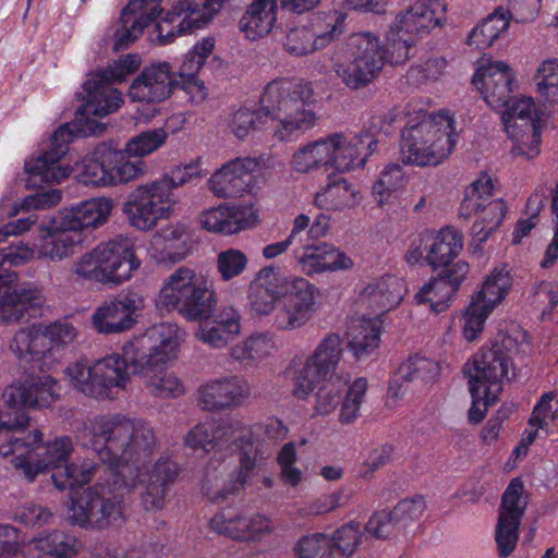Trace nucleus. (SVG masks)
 <instances>
[{
  "label": "nucleus",
  "instance_id": "nucleus-1",
  "mask_svg": "<svg viewBox=\"0 0 558 558\" xmlns=\"http://www.w3.org/2000/svg\"><path fill=\"white\" fill-rule=\"evenodd\" d=\"M76 439L98 457L102 468L96 476L105 474L107 478L72 499L68 511L72 524L98 531L120 526L125 521L123 490L131 492L138 484L143 485L141 504L145 510L166 506L179 469L173 461L159 460L150 471H142L158 444L148 422L122 414L95 415L76 428Z\"/></svg>",
  "mask_w": 558,
  "mask_h": 558
},
{
  "label": "nucleus",
  "instance_id": "nucleus-2",
  "mask_svg": "<svg viewBox=\"0 0 558 558\" xmlns=\"http://www.w3.org/2000/svg\"><path fill=\"white\" fill-rule=\"evenodd\" d=\"M315 93L311 82L281 77L269 82L259 97V109L241 108L230 121L231 132L238 138L275 122L274 135L286 141L292 134L306 132L317 124Z\"/></svg>",
  "mask_w": 558,
  "mask_h": 558
},
{
  "label": "nucleus",
  "instance_id": "nucleus-3",
  "mask_svg": "<svg viewBox=\"0 0 558 558\" xmlns=\"http://www.w3.org/2000/svg\"><path fill=\"white\" fill-rule=\"evenodd\" d=\"M167 362L138 360L126 362L120 354H111L94 363L76 361L66 366L64 375L76 390L98 399H113L117 390H123L130 374L143 378L148 392L157 398H178L185 391L181 379L165 368Z\"/></svg>",
  "mask_w": 558,
  "mask_h": 558
},
{
  "label": "nucleus",
  "instance_id": "nucleus-4",
  "mask_svg": "<svg viewBox=\"0 0 558 558\" xmlns=\"http://www.w3.org/2000/svg\"><path fill=\"white\" fill-rule=\"evenodd\" d=\"M113 82L102 77L100 71L89 75L83 85L86 101L76 110L74 130L64 124L54 131L48 148L25 161V171L29 175L39 178L45 183H60L69 177L71 168L60 161L66 154L74 133L82 136L101 134L105 125L95 118H102L117 111L123 102L122 94L111 86Z\"/></svg>",
  "mask_w": 558,
  "mask_h": 558
},
{
  "label": "nucleus",
  "instance_id": "nucleus-5",
  "mask_svg": "<svg viewBox=\"0 0 558 558\" xmlns=\"http://www.w3.org/2000/svg\"><path fill=\"white\" fill-rule=\"evenodd\" d=\"M263 430L271 441L281 439L286 435V429L278 420H270L265 426H245L239 420H228L221 423L206 422L197 424L187 432L184 442L193 451L209 452L217 446H225L229 442L236 444L240 450L239 466L230 483L217 495L211 496L213 499H226L244 488L253 471L270 456L269 444L258 438Z\"/></svg>",
  "mask_w": 558,
  "mask_h": 558
},
{
  "label": "nucleus",
  "instance_id": "nucleus-6",
  "mask_svg": "<svg viewBox=\"0 0 558 558\" xmlns=\"http://www.w3.org/2000/svg\"><path fill=\"white\" fill-rule=\"evenodd\" d=\"M41 444L43 433L35 429L26 437L9 438L0 445V454L9 459L29 483L48 470H56L57 472L51 475V478L59 490L90 482L102 468L100 461L84 460L80 464H69L74 450V444L70 436H58L45 446Z\"/></svg>",
  "mask_w": 558,
  "mask_h": 558
},
{
  "label": "nucleus",
  "instance_id": "nucleus-7",
  "mask_svg": "<svg viewBox=\"0 0 558 558\" xmlns=\"http://www.w3.org/2000/svg\"><path fill=\"white\" fill-rule=\"evenodd\" d=\"M248 305L256 316L276 311L274 324L279 330L304 327L315 312V287L299 276H286L272 266L258 270L248 288Z\"/></svg>",
  "mask_w": 558,
  "mask_h": 558
},
{
  "label": "nucleus",
  "instance_id": "nucleus-8",
  "mask_svg": "<svg viewBox=\"0 0 558 558\" xmlns=\"http://www.w3.org/2000/svg\"><path fill=\"white\" fill-rule=\"evenodd\" d=\"M454 119L448 112L410 118L401 133L400 155L403 163L437 166L456 146Z\"/></svg>",
  "mask_w": 558,
  "mask_h": 558
},
{
  "label": "nucleus",
  "instance_id": "nucleus-9",
  "mask_svg": "<svg viewBox=\"0 0 558 558\" xmlns=\"http://www.w3.org/2000/svg\"><path fill=\"white\" fill-rule=\"evenodd\" d=\"M140 266L133 240L117 235L83 254L74 263L73 272L81 279L112 288L129 281Z\"/></svg>",
  "mask_w": 558,
  "mask_h": 558
},
{
  "label": "nucleus",
  "instance_id": "nucleus-10",
  "mask_svg": "<svg viewBox=\"0 0 558 558\" xmlns=\"http://www.w3.org/2000/svg\"><path fill=\"white\" fill-rule=\"evenodd\" d=\"M511 338L504 337L500 342H495L489 349L483 350L471 364L464 367V374L469 378L470 392L473 399L469 410L471 423H480L488 404L496 401L502 389V380L509 373V348Z\"/></svg>",
  "mask_w": 558,
  "mask_h": 558
},
{
  "label": "nucleus",
  "instance_id": "nucleus-11",
  "mask_svg": "<svg viewBox=\"0 0 558 558\" xmlns=\"http://www.w3.org/2000/svg\"><path fill=\"white\" fill-rule=\"evenodd\" d=\"M159 302L168 310H175L185 319H209L217 305L214 282L187 267L174 270L159 293Z\"/></svg>",
  "mask_w": 558,
  "mask_h": 558
},
{
  "label": "nucleus",
  "instance_id": "nucleus-12",
  "mask_svg": "<svg viewBox=\"0 0 558 558\" xmlns=\"http://www.w3.org/2000/svg\"><path fill=\"white\" fill-rule=\"evenodd\" d=\"M347 47L350 60L336 63L333 70L349 89H362L368 86L384 68V45L375 33L360 32L349 36Z\"/></svg>",
  "mask_w": 558,
  "mask_h": 558
},
{
  "label": "nucleus",
  "instance_id": "nucleus-13",
  "mask_svg": "<svg viewBox=\"0 0 558 558\" xmlns=\"http://www.w3.org/2000/svg\"><path fill=\"white\" fill-rule=\"evenodd\" d=\"M39 244L37 251L19 245L0 252V266H20L38 258L60 262L74 254L75 246L81 242V235L64 228L63 221L53 216H43L38 225Z\"/></svg>",
  "mask_w": 558,
  "mask_h": 558
},
{
  "label": "nucleus",
  "instance_id": "nucleus-14",
  "mask_svg": "<svg viewBox=\"0 0 558 558\" xmlns=\"http://www.w3.org/2000/svg\"><path fill=\"white\" fill-rule=\"evenodd\" d=\"M343 355L342 340L337 333H328L315 350L299 363L293 362L292 395L305 400L322 380L349 377L340 369Z\"/></svg>",
  "mask_w": 558,
  "mask_h": 558
},
{
  "label": "nucleus",
  "instance_id": "nucleus-15",
  "mask_svg": "<svg viewBox=\"0 0 558 558\" xmlns=\"http://www.w3.org/2000/svg\"><path fill=\"white\" fill-rule=\"evenodd\" d=\"M499 112L505 131L513 142L512 156H521L526 159L537 156L543 123L537 116L533 99L531 97L512 98L509 105Z\"/></svg>",
  "mask_w": 558,
  "mask_h": 558
},
{
  "label": "nucleus",
  "instance_id": "nucleus-16",
  "mask_svg": "<svg viewBox=\"0 0 558 558\" xmlns=\"http://www.w3.org/2000/svg\"><path fill=\"white\" fill-rule=\"evenodd\" d=\"M177 202L168 185L158 180L138 185L124 203L123 211L131 226L147 231L161 219H169L174 213Z\"/></svg>",
  "mask_w": 558,
  "mask_h": 558
},
{
  "label": "nucleus",
  "instance_id": "nucleus-17",
  "mask_svg": "<svg viewBox=\"0 0 558 558\" xmlns=\"http://www.w3.org/2000/svg\"><path fill=\"white\" fill-rule=\"evenodd\" d=\"M209 527L218 535L248 544L260 543L276 530L270 517L233 506L218 510L209 520Z\"/></svg>",
  "mask_w": 558,
  "mask_h": 558
},
{
  "label": "nucleus",
  "instance_id": "nucleus-18",
  "mask_svg": "<svg viewBox=\"0 0 558 558\" xmlns=\"http://www.w3.org/2000/svg\"><path fill=\"white\" fill-rule=\"evenodd\" d=\"M343 32V20L338 14H316L306 24L289 28L282 47L293 57L314 53L331 44Z\"/></svg>",
  "mask_w": 558,
  "mask_h": 558
},
{
  "label": "nucleus",
  "instance_id": "nucleus-19",
  "mask_svg": "<svg viewBox=\"0 0 558 558\" xmlns=\"http://www.w3.org/2000/svg\"><path fill=\"white\" fill-rule=\"evenodd\" d=\"M182 340V331L172 323L156 324L122 347L120 359L126 362L138 360H153L168 362L177 357Z\"/></svg>",
  "mask_w": 558,
  "mask_h": 558
},
{
  "label": "nucleus",
  "instance_id": "nucleus-20",
  "mask_svg": "<svg viewBox=\"0 0 558 558\" xmlns=\"http://www.w3.org/2000/svg\"><path fill=\"white\" fill-rule=\"evenodd\" d=\"M527 507L524 486L519 478H513L506 488L495 529V541L501 557L509 556L519 538V526Z\"/></svg>",
  "mask_w": 558,
  "mask_h": 558
},
{
  "label": "nucleus",
  "instance_id": "nucleus-21",
  "mask_svg": "<svg viewBox=\"0 0 558 558\" xmlns=\"http://www.w3.org/2000/svg\"><path fill=\"white\" fill-rule=\"evenodd\" d=\"M0 274V319L7 323L35 317L45 303L41 290L27 283L16 284V275Z\"/></svg>",
  "mask_w": 558,
  "mask_h": 558
},
{
  "label": "nucleus",
  "instance_id": "nucleus-22",
  "mask_svg": "<svg viewBox=\"0 0 558 558\" xmlns=\"http://www.w3.org/2000/svg\"><path fill=\"white\" fill-rule=\"evenodd\" d=\"M226 0H178L167 13L166 22L173 23L180 20L177 26L165 33V25L158 24V39L160 45L173 41L177 35L191 33L195 28L206 25L222 8Z\"/></svg>",
  "mask_w": 558,
  "mask_h": 558
},
{
  "label": "nucleus",
  "instance_id": "nucleus-23",
  "mask_svg": "<svg viewBox=\"0 0 558 558\" xmlns=\"http://www.w3.org/2000/svg\"><path fill=\"white\" fill-rule=\"evenodd\" d=\"M447 22V5L441 0H414L400 10L391 24V31L414 37L429 35Z\"/></svg>",
  "mask_w": 558,
  "mask_h": 558
},
{
  "label": "nucleus",
  "instance_id": "nucleus-24",
  "mask_svg": "<svg viewBox=\"0 0 558 558\" xmlns=\"http://www.w3.org/2000/svg\"><path fill=\"white\" fill-rule=\"evenodd\" d=\"M144 307V299L136 292H128L104 302L92 316L95 329L100 333H121L130 330Z\"/></svg>",
  "mask_w": 558,
  "mask_h": 558
},
{
  "label": "nucleus",
  "instance_id": "nucleus-25",
  "mask_svg": "<svg viewBox=\"0 0 558 558\" xmlns=\"http://www.w3.org/2000/svg\"><path fill=\"white\" fill-rule=\"evenodd\" d=\"M378 140L369 132H361L353 137L340 133L328 135L329 166L338 171H351L363 167L377 151Z\"/></svg>",
  "mask_w": 558,
  "mask_h": 558
},
{
  "label": "nucleus",
  "instance_id": "nucleus-26",
  "mask_svg": "<svg viewBox=\"0 0 558 558\" xmlns=\"http://www.w3.org/2000/svg\"><path fill=\"white\" fill-rule=\"evenodd\" d=\"M258 162L254 158H235L223 163L208 180V189L219 198L240 197L250 192L253 172Z\"/></svg>",
  "mask_w": 558,
  "mask_h": 558
},
{
  "label": "nucleus",
  "instance_id": "nucleus-27",
  "mask_svg": "<svg viewBox=\"0 0 558 558\" xmlns=\"http://www.w3.org/2000/svg\"><path fill=\"white\" fill-rule=\"evenodd\" d=\"M178 85L170 63L158 62L143 69L132 82L129 95L134 101L158 104L170 97Z\"/></svg>",
  "mask_w": 558,
  "mask_h": 558
},
{
  "label": "nucleus",
  "instance_id": "nucleus-28",
  "mask_svg": "<svg viewBox=\"0 0 558 558\" xmlns=\"http://www.w3.org/2000/svg\"><path fill=\"white\" fill-rule=\"evenodd\" d=\"M197 395L204 410L222 411L242 405L251 396V386L241 377L227 376L205 383Z\"/></svg>",
  "mask_w": 558,
  "mask_h": 558
},
{
  "label": "nucleus",
  "instance_id": "nucleus-29",
  "mask_svg": "<svg viewBox=\"0 0 558 558\" xmlns=\"http://www.w3.org/2000/svg\"><path fill=\"white\" fill-rule=\"evenodd\" d=\"M160 0H131L123 9L114 31V50L126 49L161 13Z\"/></svg>",
  "mask_w": 558,
  "mask_h": 558
},
{
  "label": "nucleus",
  "instance_id": "nucleus-30",
  "mask_svg": "<svg viewBox=\"0 0 558 558\" xmlns=\"http://www.w3.org/2000/svg\"><path fill=\"white\" fill-rule=\"evenodd\" d=\"M473 84L487 105L496 111L506 108L512 99L513 74L504 61L489 62L480 68L473 77Z\"/></svg>",
  "mask_w": 558,
  "mask_h": 558
},
{
  "label": "nucleus",
  "instance_id": "nucleus-31",
  "mask_svg": "<svg viewBox=\"0 0 558 558\" xmlns=\"http://www.w3.org/2000/svg\"><path fill=\"white\" fill-rule=\"evenodd\" d=\"M60 385L50 375H31L8 386L3 399L11 404H24L27 408H46L60 396Z\"/></svg>",
  "mask_w": 558,
  "mask_h": 558
},
{
  "label": "nucleus",
  "instance_id": "nucleus-32",
  "mask_svg": "<svg viewBox=\"0 0 558 558\" xmlns=\"http://www.w3.org/2000/svg\"><path fill=\"white\" fill-rule=\"evenodd\" d=\"M405 294L402 279L385 276L369 282L359 294L357 303L374 312L385 313L400 304Z\"/></svg>",
  "mask_w": 558,
  "mask_h": 558
},
{
  "label": "nucleus",
  "instance_id": "nucleus-33",
  "mask_svg": "<svg viewBox=\"0 0 558 558\" xmlns=\"http://www.w3.org/2000/svg\"><path fill=\"white\" fill-rule=\"evenodd\" d=\"M113 208L112 201L107 197H94L64 210L60 217L64 228L75 233L96 229L107 222Z\"/></svg>",
  "mask_w": 558,
  "mask_h": 558
},
{
  "label": "nucleus",
  "instance_id": "nucleus-34",
  "mask_svg": "<svg viewBox=\"0 0 558 558\" xmlns=\"http://www.w3.org/2000/svg\"><path fill=\"white\" fill-rule=\"evenodd\" d=\"M119 156L118 149L106 143L98 144L94 150L75 165V173L85 185L109 186L110 165Z\"/></svg>",
  "mask_w": 558,
  "mask_h": 558
},
{
  "label": "nucleus",
  "instance_id": "nucleus-35",
  "mask_svg": "<svg viewBox=\"0 0 558 558\" xmlns=\"http://www.w3.org/2000/svg\"><path fill=\"white\" fill-rule=\"evenodd\" d=\"M43 325L34 324L21 328L10 341V351L22 362L39 363L38 368L44 371L41 360L49 357V340L44 333Z\"/></svg>",
  "mask_w": 558,
  "mask_h": 558
},
{
  "label": "nucleus",
  "instance_id": "nucleus-36",
  "mask_svg": "<svg viewBox=\"0 0 558 558\" xmlns=\"http://www.w3.org/2000/svg\"><path fill=\"white\" fill-rule=\"evenodd\" d=\"M381 322L375 318H352L347 328L348 349L357 360L372 355L380 342Z\"/></svg>",
  "mask_w": 558,
  "mask_h": 558
},
{
  "label": "nucleus",
  "instance_id": "nucleus-37",
  "mask_svg": "<svg viewBox=\"0 0 558 558\" xmlns=\"http://www.w3.org/2000/svg\"><path fill=\"white\" fill-rule=\"evenodd\" d=\"M277 21V0H252L242 15L239 27L250 40L268 35Z\"/></svg>",
  "mask_w": 558,
  "mask_h": 558
},
{
  "label": "nucleus",
  "instance_id": "nucleus-38",
  "mask_svg": "<svg viewBox=\"0 0 558 558\" xmlns=\"http://www.w3.org/2000/svg\"><path fill=\"white\" fill-rule=\"evenodd\" d=\"M359 190L342 177L331 179L325 187L315 195V204L324 210L341 211L359 205Z\"/></svg>",
  "mask_w": 558,
  "mask_h": 558
},
{
  "label": "nucleus",
  "instance_id": "nucleus-39",
  "mask_svg": "<svg viewBox=\"0 0 558 558\" xmlns=\"http://www.w3.org/2000/svg\"><path fill=\"white\" fill-rule=\"evenodd\" d=\"M276 349L275 337L270 332H255L233 344L230 356L240 364L251 367L270 356Z\"/></svg>",
  "mask_w": 558,
  "mask_h": 558
},
{
  "label": "nucleus",
  "instance_id": "nucleus-40",
  "mask_svg": "<svg viewBox=\"0 0 558 558\" xmlns=\"http://www.w3.org/2000/svg\"><path fill=\"white\" fill-rule=\"evenodd\" d=\"M462 248V233L451 227H446L433 238L425 260L434 270L447 267L460 254Z\"/></svg>",
  "mask_w": 558,
  "mask_h": 558
},
{
  "label": "nucleus",
  "instance_id": "nucleus-41",
  "mask_svg": "<svg viewBox=\"0 0 558 558\" xmlns=\"http://www.w3.org/2000/svg\"><path fill=\"white\" fill-rule=\"evenodd\" d=\"M76 538L62 532H51L33 539L26 547L27 558H72L76 555Z\"/></svg>",
  "mask_w": 558,
  "mask_h": 558
},
{
  "label": "nucleus",
  "instance_id": "nucleus-42",
  "mask_svg": "<svg viewBox=\"0 0 558 558\" xmlns=\"http://www.w3.org/2000/svg\"><path fill=\"white\" fill-rule=\"evenodd\" d=\"M509 24L508 12L499 7L472 29L468 44L477 49L488 48L507 33Z\"/></svg>",
  "mask_w": 558,
  "mask_h": 558
},
{
  "label": "nucleus",
  "instance_id": "nucleus-43",
  "mask_svg": "<svg viewBox=\"0 0 558 558\" xmlns=\"http://www.w3.org/2000/svg\"><path fill=\"white\" fill-rule=\"evenodd\" d=\"M198 221L201 226L214 233L233 234L244 228L243 214L228 206H218L205 209L201 213Z\"/></svg>",
  "mask_w": 558,
  "mask_h": 558
},
{
  "label": "nucleus",
  "instance_id": "nucleus-44",
  "mask_svg": "<svg viewBox=\"0 0 558 558\" xmlns=\"http://www.w3.org/2000/svg\"><path fill=\"white\" fill-rule=\"evenodd\" d=\"M512 287L510 270L504 267L494 268L485 278L482 289L473 296L488 310H494L508 294Z\"/></svg>",
  "mask_w": 558,
  "mask_h": 558
},
{
  "label": "nucleus",
  "instance_id": "nucleus-45",
  "mask_svg": "<svg viewBox=\"0 0 558 558\" xmlns=\"http://www.w3.org/2000/svg\"><path fill=\"white\" fill-rule=\"evenodd\" d=\"M328 136L299 148L292 156L291 167L300 173H307L329 166Z\"/></svg>",
  "mask_w": 558,
  "mask_h": 558
},
{
  "label": "nucleus",
  "instance_id": "nucleus-46",
  "mask_svg": "<svg viewBox=\"0 0 558 558\" xmlns=\"http://www.w3.org/2000/svg\"><path fill=\"white\" fill-rule=\"evenodd\" d=\"M441 373V365L425 356L414 355L403 362L398 371L403 383H421L429 385L435 383Z\"/></svg>",
  "mask_w": 558,
  "mask_h": 558
},
{
  "label": "nucleus",
  "instance_id": "nucleus-47",
  "mask_svg": "<svg viewBox=\"0 0 558 558\" xmlns=\"http://www.w3.org/2000/svg\"><path fill=\"white\" fill-rule=\"evenodd\" d=\"M323 244L324 242L320 241L305 239V232L300 231L293 250V258L304 275L322 274Z\"/></svg>",
  "mask_w": 558,
  "mask_h": 558
},
{
  "label": "nucleus",
  "instance_id": "nucleus-48",
  "mask_svg": "<svg viewBox=\"0 0 558 558\" xmlns=\"http://www.w3.org/2000/svg\"><path fill=\"white\" fill-rule=\"evenodd\" d=\"M349 377H337V379L322 380L317 384L315 403L313 407L314 416H327L340 405L341 393L348 386Z\"/></svg>",
  "mask_w": 558,
  "mask_h": 558
},
{
  "label": "nucleus",
  "instance_id": "nucleus-49",
  "mask_svg": "<svg viewBox=\"0 0 558 558\" xmlns=\"http://www.w3.org/2000/svg\"><path fill=\"white\" fill-rule=\"evenodd\" d=\"M368 384L366 378L359 377L351 385L340 400L338 421L342 425H351L361 416V409L366 402Z\"/></svg>",
  "mask_w": 558,
  "mask_h": 558
},
{
  "label": "nucleus",
  "instance_id": "nucleus-50",
  "mask_svg": "<svg viewBox=\"0 0 558 558\" xmlns=\"http://www.w3.org/2000/svg\"><path fill=\"white\" fill-rule=\"evenodd\" d=\"M478 211L480 220L473 223L472 233L475 240L484 242L504 221L507 207L502 199H494L487 205H482Z\"/></svg>",
  "mask_w": 558,
  "mask_h": 558
},
{
  "label": "nucleus",
  "instance_id": "nucleus-51",
  "mask_svg": "<svg viewBox=\"0 0 558 558\" xmlns=\"http://www.w3.org/2000/svg\"><path fill=\"white\" fill-rule=\"evenodd\" d=\"M168 138V133L162 128L150 129L131 137L124 146L128 157L143 158L162 147Z\"/></svg>",
  "mask_w": 558,
  "mask_h": 558
},
{
  "label": "nucleus",
  "instance_id": "nucleus-52",
  "mask_svg": "<svg viewBox=\"0 0 558 558\" xmlns=\"http://www.w3.org/2000/svg\"><path fill=\"white\" fill-rule=\"evenodd\" d=\"M453 289L444 280L438 278L430 279L415 294L418 304H427L435 313L444 312L453 295Z\"/></svg>",
  "mask_w": 558,
  "mask_h": 558
},
{
  "label": "nucleus",
  "instance_id": "nucleus-53",
  "mask_svg": "<svg viewBox=\"0 0 558 558\" xmlns=\"http://www.w3.org/2000/svg\"><path fill=\"white\" fill-rule=\"evenodd\" d=\"M494 184L487 173H482L465 191V197L460 206V215L470 217L478 213L483 202L492 196Z\"/></svg>",
  "mask_w": 558,
  "mask_h": 558
},
{
  "label": "nucleus",
  "instance_id": "nucleus-54",
  "mask_svg": "<svg viewBox=\"0 0 558 558\" xmlns=\"http://www.w3.org/2000/svg\"><path fill=\"white\" fill-rule=\"evenodd\" d=\"M405 178L402 168L397 163H389L381 172L373 186V194L379 205L389 202L390 197L404 185Z\"/></svg>",
  "mask_w": 558,
  "mask_h": 558
},
{
  "label": "nucleus",
  "instance_id": "nucleus-55",
  "mask_svg": "<svg viewBox=\"0 0 558 558\" xmlns=\"http://www.w3.org/2000/svg\"><path fill=\"white\" fill-rule=\"evenodd\" d=\"M214 40L203 38L197 41L194 47L184 54L182 63L178 70L181 80L197 77L199 70L203 68L206 59L214 49Z\"/></svg>",
  "mask_w": 558,
  "mask_h": 558
},
{
  "label": "nucleus",
  "instance_id": "nucleus-56",
  "mask_svg": "<svg viewBox=\"0 0 558 558\" xmlns=\"http://www.w3.org/2000/svg\"><path fill=\"white\" fill-rule=\"evenodd\" d=\"M361 534L359 525L349 523L338 529L329 537L328 549L333 558H348L356 549L360 543Z\"/></svg>",
  "mask_w": 558,
  "mask_h": 558
},
{
  "label": "nucleus",
  "instance_id": "nucleus-57",
  "mask_svg": "<svg viewBox=\"0 0 558 558\" xmlns=\"http://www.w3.org/2000/svg\"><path fill=\"white\" fill-rule=\"evenodd\" d=\"M537 92L549 104L558 101V60H545L535 76Z\"/></svg>",
  "mask_w": 558,
  "mask_h": 558
},
{
  "label": "nucleus",
  "instance_id": "nucleus-58",
  "mask_svg": "<svg viewBox=\"0 0 558 558\" xmlns=\"http://www.w3.org/2000/svg\"><path fill=\"white\" fill-rule=\"evenodd\" d=\"M119 156L110 165L109 186L128 183L144 174L145 163L142 160H130L123 150H118Z\"/></svg>",
  "mask_w": 558,
  "mask_h": 558
},
{
  "label": "nucleus",
  "instance_id": "nucleus-59",
  "mask_svg": "<svg viewBox=\"0 0 558 558\" xmlns=\"http://www.w3.org/2000/svg\"><path fill=\"white\" fill-rule=\"evenodd\" d=\"M248 258L238 248H227L217 255L216 267L223 281L240 276L247 267Z\"/></svg>",
  "mask_w": 558,
  "mask_h": 558
},
{
  "label": "nucleus",
  "instance_id": "nucleus-60",
  "mask_svg": "<svg viewBox=\"0 0 558 558\" xmlns=\"http://www.w3.org/2000/svg\"><path fill=\"white\" fill-rule=\"evenodd\" d=\"M493 310H488L478 301L472 299L463 319V336L468 341L475 340L484 329V324Z\"/></svg>",
  "mask_w": 558,
  "mask_h": 558
},
{
  "label": "nucleus",
  "instance_id": "nucleus-61",
  "mask_svg": "<svg viewBox=\"0 0 558 558\" xmlns=\"http://www.w3.org/2000/svg\"><path fill=\"white\" fill-rule=\"evenodd\" d=\"M329 536L323 533H314L301 537L294 545L293 551L296 558H323L328 549Z\"/></svg>",
  "mask_w": 558,
  "mask_h": 558
},
{
  "label": "nucleus",
  "instance_id": "nucleus-62",
  "mask_svg": "<svg viewBox=\"0 0 558 558\" xmlns=\"http://www.w3.org/2000/svg\"><path fill=\"white\" fill-rule=\"evenodd\" d=\"M308 221V216L305 214L298 215L293 220V227L289 233V235L279 242L270 243L263 248V256L266 259H274L291 247L293 252L295 247L296 238L300 234V231H304L306 223Z\"/></svg>",
  "mask_w": 558,
  "mask_h": 558
},
{
  "label": "nucleus",
  "instance_id": "nucleus-63",
  "mask_svg": "<svg viewBox=\"0 0 558 558\" xmlns=\"http://www.w3.org/2000/svg\"><path fill=\"white\" fill-rule=\"evenodd\" d=\"M401 530L393 511L374 513L366 523L365 531L376 538H387Z\"/></svg>",
  "mask_w": 558,
  "mask_h": 558
},
{
  "label": "nucleus",
  "instance_id": "nucleus-64",
  "mask_svg": "<svg viewBox=\"0 0 558 558\" xmlns=\"http://www.w3.org/2000/svg\"><path fill=\"white\" fill-rule=\"evenodd\" d=\"M43 329L49 340V355L53 348L68 345L77 337L76 328L68 320H57L49 325H43Z\"/></svg>",
  "mask_w": 558,
  "mask_h": 558
}]
</instances>
